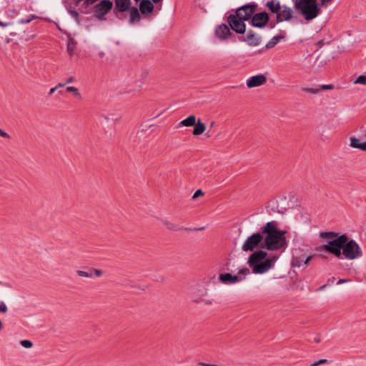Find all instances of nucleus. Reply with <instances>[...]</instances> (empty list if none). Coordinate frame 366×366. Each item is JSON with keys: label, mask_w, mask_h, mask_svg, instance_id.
Masks as SVG:
<instances>
[{"label": "nucleus", "mask_w": 366, "mask_h": 366, "mask_svg": "<svg viewBox=\"0 0 366 366\" xmlns=\"http://www.w3.org/2000/svg\"><path fill=\"white\" fill-rule=\"evenodd\" d=\"M262 247L269 251L284 250L287 247V231L279 229L276 221L268 222L262 228Z\"/></svg>", "instance_id": "1"}, {"label": "nucleus", "mask_w": 366, "mask_h": 366, "mask_svg": "<svg viewBox=\"0 0 366 366\" xmlns=\"http://www.w3.org/2000/svg\"><path fill=\"white\" fill-rule=\"evenodd\" d=\"M332 246L329 249L331 254L338 259L355 260L363 255L359 244L354 239H350L346 234H341Z\"/></svg>", "instance_id": "2"}, {"label": "nucleus", "mask_w": 366, "mask_h": 366, "mask_svg": "<svg viewBox=\"0 0 366 366\" xmlns=\"http://www.w3.org/2000/svg\"><path fill=\"white\" fill-rule=\"evenodd\" d=\"M267 252L258 250L253 252L248 258L247 263L252 269L254 274H264L274 268L278 257L272 255L267 258Z\"/></svg>", "instance_id": "3"}, {"label": "nucleus", "mask_w": 366, "mask_h": 366, "mask_svg": "<svg viewBox=\"0 0 366 366\" xmlns=\"http://www.w3.org/2000/svg\"><path fill=\"white\" fill-rule=\"evenodd\" d=\"M295 7L306 21L317 18L321 12V7L317 0H295Z\"/></svg>", "instance_id": "4"}, {"label": "nucleus", "mask_w": 366, "mask_h": 366, "mask_svg": "<svg viewBox=\"0 0 366 366\" xmlns=\"http://www.w3.org/2000/svg\"><path fill=\"white\" fill-rule=\"evenodd\" d=\"M249 274V269L245 267L239 269L237 274L231 273H221L218 280L224 285H234L245 280L246 276Z\"/></svg>", "instance_id": "5"}, {"label": "nucleus", "mask_w": 366, "mask_h": 366, "mask_svg": "<svg viewBox=\"0 0 366 366\" xmlns=\"http://www.w3.org/2000/svg\"><path fill=\"white\" fill-rule=\"evenodd\" d=\"M340 236L337 233L334 232H322L320 233V237L324 239H327V243L320 245L317 248V251L320 253L327 252L331 254L330 247H333V244L336 242V240L340 238Z\"/></svg>", "instance_id": "6"}, {"label": "nucleus", "mask_w": 366, "mask_h": 366, "mask_svg": "<svg viewBox=\"0 0 366 366\" xmlns=\"http://www.w3.org/2000/svg\"><path fill=\"white\" fill-rule=\"evenodd\" d=\"M263 237L259 232L252 234L248 237L242 245V249L244 252H252L261 243L262 244Z\"/></svg>", "instance_id": "7"}, {"label": "nucleus", "mask_w": 366, "mask_h": 366, "mask_svg": "<svg viewBox=\"0 0 366 366\" xmlns=\"http://www.w3.org/2000/svg\"><path fill=\"white\" fill-rule=\"evenodd\" d=\"M113 3L109 0H102L95 6V16L99 20H104L105 15L112 9Z\"/></svg>", "instance_id": "8"}, {"label": "nucleus", "mask_w": 366, "mask_h": 366, "mask_svg": "<svg viewBox=\"0 0 366 366\" xmlns=\"http://www.w3.org/2000/svg\"><path fill=\"white\" fill-rule=\"evenodd\" d=\"M228 23L231 29L238 34H244L246 30L244 21L236 15H230L228 17Z\"/></svg>", "instance_id": "9"}, {"label": "nucleus", "mask_w": 366, "mask_h": 366, "mask_svg": "<svg viewBox=\"0 0 366 366\" xmlns=\"http://www.w3.org/2000/svg\"><path fill=\"white\" fill-rule=\"evenodd\" d=\"M269 14L266 11L254 14L251 19V24L254 27L264 28L269 21Z\"/></svg>", "instance_id": "10"}, {"label": "nucleus", "mask_w": 366, "mask_h": 366, "mask_svg": "<svg viewBox=\"0 0 366 366\" xmlns=\"http://www.w3.org/2000/svg\"><path fill=\"white\" fill-rule=\"evenodd\" d=\"M255 11V5L247 4L239 8L236 11V16L243 21H247L251 18Z\"/></svg>", "instance_id": "11"}, {"label": "nucleus", "mask_w": 366, "mask_h": 366, "mask_svg": "<svg viewBox=\"0 0 366 366\" xmlns=\"http://www.w3.org/2000/svg\"><path fill=\"white\" fill-rule=\"evenodd\" d=\"M294 16V11L292 8L282 5L281 7V10L278 12L277 15V22H282V21H290Z\"/></svg>", "instance_id": "12"}, {"label": "nucleus", "mask_w": 366, "mask_h": 366, "mask_svg": "<svg viewBox=\"0 0 366 366\" xmlns=\"http://www.w3.org/2000/svg\"><path fill=\"white\" fill-rule=\"evenodd\" d=\"M267 82V77L264 74H257L247 79L246 85L248 88H254L264 85Z\"/></svg>", "instance_id": "13"}, {"label": "nucleus", "mask_w": 366, "mask_h": 366, "mask_svg": "<svg viewBox=\"0 0 366 366\" xmlns=\"http://www.w3.org/2000/svg\"><path fill=\"white\" fill-rule=\"evenodd\" d=\"M215 34L219 39L224 40L228 39L232 35V33L230 32L229 27L226 24H223L217 28Z\"/></svg>", "instance_id": "14"}, {"label": "nucleus", "mask_w": 366, "mask_h": 366, "mask_svg": "<svg viewBox=\"0 0 366 366\" xmlns=\"http://www.w3.org/2000/svg\"><path fill=\"white\" fill-rule=\"evenodd\" d=\"M244 41L252 46H257L261 42V38L255 34L253 31H249L245 37Z\"/></svg>", "instance_id": "15"}, {"label": "nucleus", "mask_w": 366, "mask_h": 366, "mask_svg": "<svg viewBox=\"0 0 366 366\" xmlns=\"http://www.w3.org/2000/svg\"><path fill=\"white\" fill-rule=\"evenodd\" d=\"M162 224L166 229L171 232H179L184 229V228L182 226L174 222H172L168 219H163ZM186 229H185V230Z\"/></svg>", "instance_id": "16"}, {"label": "nucleus", "mask_w": 366, "mask_h": 366, "mask_svg": "<svg viewBox=\"0 0 366 366\" xmlns=\"http://www.w3.org/2000/svg\"><path fill=\"white\" fill-rule=\"evenodd\" d=\"M266 6L272 13L277 15L282 5L280 4L279 0H271L266 3Z\"/></svg>", "instance_id": "17"}, {"label": "nucleus", "mask_w": 366, "mask_h": 366, "mask_svg": "<svg viewBox=\"0 0 366 366\" xmlns=\"http://www.w3.org/2000/svg\"><path fill=\"white\" fill-rule=\"evenodd\" d=\"M350 146L352 148L359 149L366 152V141L365 142H361L360 139L355 137H352L350 138Z\"/></svg>", "instance_id": "18"}, {"label": "nucleus", "mask_w": 366, "mask_h": 366, "mask_svg": "<svg viewBox=\"0 0 366 366\" xmlns=\"http://www.w3.org/2000/svg\"><path fill=\"white\" fill-rule=\"evenodd\" d=\"M154 6L149 0H143L139 5V9L142 14H149L152 11Z\"/></svg>", "instance_id": "19"}, {"label": "nucleus", "mask_w": 366, "mask_h": 366, "mask_svg": "<svg viewBox=\"0 0 366 366\" xmlns=\"http://www.w3.org/2000/svg\"><path fill=\"white\" fill-rule=\"evenodd\" d=\"M115 5L119 11L129 10L131 6V0H115Z\"/></svg>", "instance_id": "20"}, {"label": "nucleus", "mask_w": 366, "mask_h": 366, "mask_svg": "<svg viewBox=\"0 0 366 366\" xmlns=\"http://www.w3.org/2000/svg\"><path fill=\"white\" fill-rule=\"evenodd\" d=\"M194 126V128L193 129L192 134L194 136H199L203 134L206 130L205 124L203 122H202L200 119H198Z\"/></svg>", "instance_id": "21"}, {"label": "nucleus", "mask_w": 366, "mask_h": 366, "mask_svg": "<svg viewBox=\"0 0 366 366\" xmlns=\"http://www.w3.org/2000/svg\"><path fill=\"white\" fill-rule=\"evenodd\" d=\"M196 117L194 115H189L186 119L182 120L177 127H192L196 124Z\"/></svg>", "instance_id": "22"}, {"label": "nucleus", "mask_w": 366, "mask_h": 366, "mask_svg": "<svg viewBox=\"0 0 366 366\" xmlns=\"http://www.w3.org/2000/svg\"><path fill=\"white\" fill-rule=\"evenodd\" d=\"M76 49V42L74 39H69L67 43V51L69 56H72L74 54Z\"/></svg>", "instance_id": "23"}, {"label": "nucleus", "mask_w": 366, "mask_h": 366, "mask_svg": "<svg viewBox=\"0 0 366 366\" xmlns=\"http://www.w3.org/2000/svg\"><path fill=\"white\" fill-rule=\"evenodd\" d=\"M284 36L279 35L274 36L267 44V48H272L274 45H276L279 41L283 39Z\"/></svg>", "instance_id": "24"}, {"label": "nucleus", "mask_w": 366, "mask_h": 366, "mask_svg": "<svg viewBox=\"0 0 366 366\" xmlns=\"http://www.w3.org/2000/svg\"><path fill=\"white\" fill-rule=\"evenodd\" d=\"M302 90L306 93H308V94H319L320 92V89H319V86H317L316 87H313V88H311V87H302Z\"/></svg>", "instance_id": "25"}, {"label": "nucleus", "mask_w": 366, "mask_h": 366, "mask_svg": "<svg viewBox=\"0 0 366 366\" xmlns=\"http://www.w3.org/2000/svg\"><path fill=\"white\" fill-rule=\"evenodd\" d=\"M66 90L68 92H72L74 94V96L76 97H81V94H80L78 88H76L75 86H68V87H66Z\"/></svg>", "instance_id": "26"}, {"label": "nucleus", "mask_w": 366, "mask_h": 366, "mask_svg": "<svg viewBox=\"0 0 366 366\" xmlns=\"http://www.w3.org/2000/svg\"><path fill=\"white\" fill-rule=\"evenodd\" d=\"M357 84H362V85H366V76L365 75H361L359 76L356 80L354 82Z\"/></svg>", "instance_id": "27"}, {"label": "nucleus", "mask_w": 366, "mask_h": 366, "mask_svg": "<svg viewBox=\"0 0 366 366\" xmlns=\"http://www.w3.org/2000/svg\"><path fill=\"white\" fill-rule=\"evenodd\" d=\"M20 345L25 348H31L33 346V343L28 340L20 341Z\"/></svg>", "instance_id": "28"}, {"label": "nucleus", "mask_w": 366, "mask_h": 366, "mask_svg": "<svg viewBox=\"0 0 366 366\" xmlns=\"http://www.w3.org/2000/svg\"><path fill=\"white\" fill-rule=\"evenodd\" d=\"M197 303L204 302L206 305H211L213 303V300H202V299H197L194 300Z\"/></svg>", "instance_id": "29"}, {"label": "nucleus", "mask_w": 366, "mask_h": 366, "mask_svg": "<svg viewBox=\"0 0 366 366\" xmlns=\"http://www.w3.org/2000/svg\"><path fill=\"white\" fill-rule=\"evenodd\" d=\"M76 273L79 277H92V274H89L87 272H85L83 270H78L76 272Z\"/></svg>", "instance_id": "30"}, {"label": "nucleus", "mask_w": 366, "mask_h": 366, "mask_svg": "<svg viewBox=\"0 0 366 366\" xmlns=\"http://www.w3.org/2000/svg\"><path fill=\"white\" fill-rule=\"evenodd\" d=\"M334 86L332 84H325V85H319V89H320V92L324 90L332 89Z\"/></svg>", "instance_id": "31"}, {"label": "nucleus", "mask_w": 366, "mask_h": 366, "mask_svg": "<svg viewBox=\"0 0 366 366\" xmlns=\"http://www.w3.org/2000/svg\"><path fill=\"white\" fill-rule=\"evenodd\" d=\"M8 312V307L6 303L3 301L0 302V312L6 313Z\"/></svg>", "instance_id": "32"}, {"label": "nucleus", "mask_w": 366, "mask_h": 366, "mask_svg": "<svg viewBox=\"0 0 366 366\" xmlns=\"http://www.w3.org/2000/svg\"><path fill=\"white\" fill-rule=\"evenodd\" d=\"M327 362V360L325 359H321L318 361L313 362L310 366H319L320 365L325 364Z\"/></svg>", "instance_id": "33"}, {"label": "nucleus", "mask_w": 366, "mask_h": 366, "mask_svg": "<svg viewBox=\"0 0 366 366\" xmlns=\"http://www.w3.org/2000/svg\"><path fill=\"white\" fill-rule=\"evenodd\" d=\"M202 195H203V192H202V191L201 189H197V190L194 192V194H193L192 198H193V199H196V198H197L198 197L202 196Z\"/></svg>", "instance_id": "34"}, {"label": "nucleus", "mask_w": 366, "mask_h": 366, "mask_svg": "<svg viewBox=\"0 0 366 366\" xmlns=\"http://www.w3.org/2000/svg\"><path fill=\"white\" fill-rule=\"evenodd\" d=\"M0 137L6 138V139L10 138L9 134H7L6 132H5L4 131H3L1 129H0Z\"/></svg>", "instance_id": "35"}, {"label": "nucleus", "mask_w": 366, "mask_h": 366, "mask_svg": "<svg viewBox=\"0 0 366 366\" xmlns=\"http://www.w3.org/2000/svg\"><path fill=\"white\" fill-rule=\"evenodd\" d=\"M332 0H320V5L322 6H327Z\"/></svg>", "instance_id": "36"}, {"label": "nucleus", "mask_w": 366, "mask_h": 366, "mask_svg": "<svg viewBox=\"0 0 366 366\" xmlns=\"http://www.w3.org/2000/svg\"><path fill=\"white\" fill-rule=\"evenodd\" d=\"M139 16V13H138V11L137 9H135L134 11H132V19H134V18L136 16Z\"/></svg>", "instance_id": "37"}, {"label": "nucleus", "mask_w": 366, "mask_h": 366, "mask_svg": "<svg viewBox=\"0 0 366 366\" xmlns=\"http://www.w3.org/2000/svg\"><path fill=\"white\" fill-rule=\"evenodd\" d=\"M350 282V280H349V279H340L337 282V285H341V284L346 283V282Z\"/></svg>", "instance_id": "38"}, {"label": "nucleus", "mask_w": 366, "mask_h": 366, "mask_svg": "<svg viewBox=\"0 0 366 366\" xmlns=\"http://www.w3.org/2000/svg\"><path fill=\"white\" fill-rule=\"evenodd\" d=\"M94 272L97 277H100L102 275V271L101 269H94Z\"/></svg>", "instance_id": "39"}, {"label": "nucleus", "mask_w": 366, "mask_h": 366, "mask_svg": "<svg viewBox=\"0 0 366 366\" xmlns=\"http://www.w3.org/2000/svg\"><path fill=\"white\" fill-rule=\"evenodd\" d=\"M74 77H73V76L69 77V79L65 81L66 85V84H70V83H71V82H73V81H74Z\"/></svg>", "instance_id": "40"}, {"label": "nucleus", "mask_w": 366, "mask_h": 366, "mask_svg": "<svg viewBox=\"0 0 366 366\" xmlns=\"http://www.w3.org/2000/svg\"><path fill=\"white\" fill-rule=\"evenodd\" d=\"M215 279H216V275H215V274H213V275L210 277V280L207 282V285H209L212 280H215Z\"/></svg>", "instance_id": "41"}, {"label": "nucleus", "mask_w": 366, "mask_h": 366, "mask_svg": "<svg viewBox=\"0 0 366 366\" xmlns=\"http://www.w3.org/2000/svg\"><path fill=\"white\" fill-rule=\"evenodd\" d=\"M56 87H53L49 90V94H52L56 91Z\"/></svg>", "instance_id": "42"}, {"label": "nucleus", "mask_w": 366, "mask_h": 366, "mask_svg": "<svg viewBox=\"0 0 366 366\" xmlns=\"http://www.w3.org/2000/svg\"><path fill=\"white\" fill-rule=\"evenodd\" d=\"M65 85H66L65 83H63V84L62 83H59L56 87V89L58 87H64Z\"/></svg>", "instance_id": "43"}, {"label": "nucleus", "mask_w": 366, "mask_h": 366, "mask_svg": "<svg viewBox=\"0 0 366 366\" xmlns=\"http://www.w3.org/2000/svg\"><path fill=\"white\" fill-rule=\"evenodd\" d=\"M310 259H311L310 257H307V259L305 261V264H307L309 262V261L310 260Z\"/></svg>", "instance_id": "44"}, {"label": "nucleus", "mask_w": 366, "mask_h": 366, "mask_svg": "<svg viewBox=\"0 0 366 366\" xmlns=\"http://www.w3.org/2000/svg\"><path fill=\"white\" fill-rule=\"evenodd\" d=\"M329 281L330 282V283H334L335 281V277H332L329 280Z\"/></svg>", "instance_id": "45"}, {"label": "nucleus", "mask_w": 366, "mask_h": 366, "mask_svg": "<svg viewBox=\"0 0 366 366\" xmlns=\"http://www.w3.org/2000/svg\"><path fill=\"white\" fill-rule=\"evenodd\" d=\"M99 56L100 57H103V56H104V51H100V52L99 53Z\"/></svg>", "instance_id": "46"}, {"label": "nucleus", "mask_w": 366, "mask_h": 366, "mask_svg": "<svg viewBox=\"0 0 366 366\" xmlns=\"http://www.w3.org/2000/svg\"><path fill=\"white\" fill-rule=\"evenodd\" d=\"M207 292H208V290H207V289H205V290H204V293H203V295H207Z\"/></svg>", "instance_id": "47"}, {"label": "nucleus", "mask_w": 366, "mask_h": 366, "mask_svg": "<svg viewBox=\"0 0 366 366\" xmlns=\"http://www.w3.org/2000/svg\"><path fill=\"white\" fill-rule=\"evenodd\" d=\"M0 26L4 27V26H6V24H4V23L0 21Z\"/></svg>", "instance_id": "48"}, {"label": "nucleus", "mask_w": 366, "mask_h": 366, "mask_svg": "<svg viewBox=\"0 0 366 366\" xmlns=\"http://www.w3.org/2000/svg\"><path fill=\"white\" fill-rule=\"evenodd\" d=\"M160 1H161V0H152V1H153L154 3H158V2H159Z\"/></svg>", "instance_id": "49"}, {"label": "nucleus", "mask_w": 366, "mask_h": 366, "mask_svg": "<svg viewBox=\"0 0 366 366\" xmlns=\"http://www.w3.org/2000/svg\"><path fill=\"white\" fill-rule=\"evenodd\" d=\"M325 287H326L325 285H323V286H322L321 287H320V289H319V290H324V288H325Z\"/></svg>", "instance_id": "50"}, {"label": "nucleus", "mask_w": 366, "mask_h": 366, "mask_svg": "<svg viewBox=\"0 0 366 366\" xmlns=\"http://www.w3.org/2000/svg\"><path fill=\"white\" fill-rule=\"evenodd\" d=\"M364 135H365V137H366V132H365V134H364Z\"/></svg>", "instance_id": "51"}]
</instances>
